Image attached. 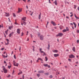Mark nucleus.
<instances>
[{
  "label": "nucleus",
  "mask_w": 79,
  "mask_h": 79,
  "mask_svg": "<svg viewBox=\"0 0 79 79\" xmlns=\"http://www.w3.org/2000/svg\"><path fill=\"white\" fill-rule=\"evenodd\" d=\"M13 62L14 66H18V65H19V64L16 63V62H15V60H14L13 61Z\"/></svg>",
  "instance_id": "obj_1"
},
{
  "label": "nucleus",
  "mask_w": 79,
  "mask_h": 79,
  "mask_svg": "<svg viewBox=\"0 0 79 79\" xmlns=\"http://www.w3.org/2000/svg\"><path fill=\"white\" fill-rule=\"evenodd\" d=\"M63 34L61 33H59L58 34V35H56V37H58V36H60V37H61V36H63Z\"/></svg>",
  "instance_id": "obj_2"
},
{
  "label": "nucleus",
  "mask_w": 79,
  "mask_h": 79,
  "mask_svg": "<svg viewBox=\"0 0 79 79\" xmlns=\"http://www.w3.org/2000/svg\"><path fill=\"white\" fill-rule=\"evenodd\" d=\"M21 11H22V9L19 8L18 9V11L17 12V13H21Z\"/></svg>",
  "instance_id": "obj_3"
},
{
  "label": "nucleus",
  "mask_w": 79,
  "mask_h": 79,
  "mask_svg": "<svg viewBox=\"0 0 79 79\" xmlns=\"http://www.w3.org/2000/svg\"><path fill=\"white\" fill-rule=\"evenodd\" d=\"M69 58H74L75 57V56L73 55V54H71L69 56Z\"/></svg>",
  "instance_id": "obj_4"
},
{
  "label": "nucleus",
  "mask_w": 79,
  "mask_h": 79,
  "mask_svg": "<svg viewBox=\"0 0 79 79\" xmlns=\"http://www.w3.org/2000/svg\"><path fill=\"white\" fill-rule=\"evenodd\" d=\"M40 38L41 40H44V36L42 35H41L40 37Z\"/></svg>",
  "instance_id": "obj_5"
},
{
  "label": "nucleus",
  "mask_w": 79,
  "mask_h": 79,
  "mask_svg": "<svg viewBox=\"0 0 79 79\" xmlns=\"http://www.w3.org/2000/svg\"><path fill=\"white\" fill-rule=\"evenodd\" d=\"M3 70L4 71V73H7V70L5 69V68L4 67L3 69Z\"/></svg>",
  "instance_id": "obj_6"
},
{
  "label": "nucleus",
  "mask_w": 79,
  "mask_h": 79,
  "mask_svg": "<svg viewBox=\"0 0 79 79\" xmlns=\"http://www.w3.org/2000/svg\"><path fill=\"white\" fill-rule=\"evenodd\" d=\"M26 19V17H23L22 19V21H25Z\"/></svg>",
  "instance_id": "obj_7"
},
{
  "label": "nucleus",
  "mask_w": 79,
  "mask_h": 79,
  "mask_svg": "<svg viewBox=\"0 0 79 79\" xmlns=\"http://www.w3.org/2000/svg\"><path fill=\"white\" fill-rule=\"evenodd\" d=\"M17 32L18 34H20V29H18L17 30Z\"/></svg>",
  "instance_id": "obj_8"
},
{
  "label": "nucleus",
  "mask_w": 79,
  "mask_h": 79,
  "mask_svg": "<svg viewBox=\"0 0 79 79\" xmlns=\"http://www.w3.org/2000/svg\"><path fill=\"white\" fill-rule=\"evenodd\" d=\"M38 73H44V70H40L38 72Z\"/></svg>",
  "instance_id": "obj_9"
},
{
  "label": "nucleus",
  "mask_w": 79,
  "mask_h": 79,
  "mask_svg": "<svg viewBox=\"0 0 79 79\" xmlns=\"http://www.w3.org/2000/svg\"><path fill=\"white\" fill-rule=\"evenodd\" d=\"M51 24H53V26H56V24L53 21H51Z\"/></svg>",
  "instance_id": "obj_10"
},
{
  "label": "nucleus",
  "mask_w": 79,
  "mask_h": 79,
  "mask_svg": "<svg viewBox=\"0 0 79 79\" xmlns=\"http://www.w3.org/2000/svg\"><path fill=\"white\" fill-rule=\"evenodd\" d=\"M13 33H14V32H12L10 34V35H9L10 37H11V36H12V35H13Z\"/></svg>",
  "instance_id": "obj_11"
},
{
  "label": "nucleus",
  "mask_w": 79,
  "mask_h": 79,
  "mask_svg": "<svg viewBox=\"0 0 79 79\" xmlns=\"http://www.w3.org/2000/svg\"><path fill=\"white\" fill-rule=\"evenodd\" d=\"M54 56L55 57H57V56H59V54H54Z\"/></svg>",
  "instance_id": "obj_12"
},
{
  "label": "nucleus",
  "mask_w": 79,
  "mask_h": 79,
  "mask_svg": "<svg viewBox=\"0 0 79 79\" xmlns=\"http://www.w3.org/2000/svg\"><path fill=\"white\" fill-rule=\"evenodd\" d=\"M53 52H54V53H57L58 51L57 50H52Z\"/></svg>",
  "instance_id": "obj_13"
},
{
  "label": "nucleus",
  "mask_w": 79,
  "mask_h": 79,
  "mask_svg": "<svg viewBox=\"0 0 79 79\" xmlns=\"http://www.w3.org/2000/svg\"><path fill=\"white\" fill-rule=\"evenodd\" d=\"M9 63L10 66H8V68L9 69H10V68H11V63H10V62H9Z\"/></svg>",
  "instance_id": "obj_14"
},
{
  "label": "nucleus",
  "mask_w": 79,
  "mask_h": 79,
  "mask_svg": "<svg viewBox=\"0 0 79 79\" xmlns=\"http://www.w3.org/2000/svg\"><path fill=\"white\" fill-rule=\"evenodd\" d=\"M13 27V26H10L9 27V29L10 30H11V28H12Z\"/></svg>",
  "instance_id": "obj_15"
},
{
  "label": "nucleus",
  "mask_w": 79,
  "mask_h": 79,
  "mask_svg": "<svg viewBox=\"0 0 79 79\" xmlns=\"http://www.w3.org/2000/svg\"><path fill=\"white\" fill-rule=\"evenodd\" d=\"M72 50L73 52H75L76 51V48H75V47H73L72 49Z\"/></svg>",
  "instance_id": "obj_16"
},
{
  "label": "nucleus",
  "mask_w": 79,
  "mask_h": 79,
  "mask_svg": "<svg viewBox=\"0 0 79 79\" xmlns=\"http://www.w3.org/2000/svg\"><path fill=\"white\" fill-rule=\"evenodd\" d=\"M5 15L6 16H9V15H10L9 14V13H7L5 12Z\"/></svg>",
  "instance_id": "obj_17"
},
{
  "label": "nucleus",
  "mask_w": 79,
  "mask_h": 79,
  "mask_svg": "<svg viewBox=\"0 0 79 79\" xmlns=\"http://www.w3.org/2000/svg\"><path fill=\"white\" fill-rule=\"evenodd\" d=\"M40 17H41V13H40V14L39 15V19H40Z\"/></svg>",
  "instance_id": "obj_18"
},
{
  "label": "nucleus",
  "mask_w": 79,
  "mask_h": 79,
  "mask_svg": "<svg viewBox=\"0 0 79 79\" xmlns=\"http://www.w3.org/2000/svg\"><path fill=\"white\" fill-rule=\"evenodd\" d=\"M39 50L41 53H43L44 52V51H42V48H40Z\"/></svg>",
  "instance_id": "obj_19"
},
{
  "label": "nucleus",
  "mask_w": 79,
  "mask_h": 79,
  "mask_svg": "<svg viewBox=\"0 0 79 79\" xmlns=\"http://www.w3.org/2000/svg\"><path fill=\"white\" fill-rule=\"evenodd\" d=\"M50 44H48V47L47 48V49H48V50H50Z\"/></svg>",
  "instance_id": "obj_20"
},
{
  "label": "nucleus",
  "mask_w": 79,
  "mask_h": 79,
  "mask_svg": "<svg viewBox=\"0 0 79 79\" xmlns=\"http://www.w3.org/2000/svg\"><path fill=\"white\" fill-rule=\"evenodd\" d=\"M44 66L45 67H47V66H48V64H44Z\"/></svg>",
  "instance_id": "obj_21"
},
{
  "label": "nucleus",
  "mask_w": 79,
  "mask_h": 79,
  "mask_svg": "<svg viewBox=\"0 0 79 79\" xmlns=\"http://www.w3.org/2000/svg\"><path fill=\"white\" fill-rule=\"evenodd\" d=\"M54 3H55V5H57V2H56V0Z\"/></svg>",
  "instance_id": "obj_22"
},
{
  "label": "nucleus",
  "mask_w": 79,
  "mask_h": 79,
  "mask_svg": "<svg viewBox=\"0 0 79 79\" xmlns=\"http://www.w3.org/2000/svg\"><path fill=\"white\" fill-rule=\"evenodd\" d=\"M38 59L39 60H40L41 61H43V60H42L40 58H38Z\"/></svg>",
  "instance_id": "obj_23"
},
{
  "label": "nucleus",
  "mask_w": 79,
  "mask_h": 79,
  "mask_svg": "<svg viewBox=\"0 0 79 79\" xmlns=\"http://www.w3.org/2000/svg\"><path fill=\"white\" fill-rule=\"evenodd\" d=\"M73 23L74 25V27L76 28V23H75L74 22H73Z\"/></svg>",
  "instance_id": "obj_24"
},
{
  "label": "nucleus",
  "mask_w": 79,
  "mask_h": 79,
  "mask_svg": "<svg viewBox=\"0 0 79 79\" xmlns=\"http://www.w3.org/2000/svg\"><path fill=\"white\" fill-rule=\"evenodd\" d=\"M45 61H47V60H48V58H47V56H46L45 57Z\"/></svg>",
  "instance_id": "obj_25"
},
{
  "label": "nucleus",
  "mask_w": 79,
  "mask_h": 79,
  "mask_svg": "<svg viewBox=\"0 0 79 79\" xmlns=\"http://www.w3.org/2000/svg\"><path fill=\"white\" fill-rule=\"evenodd\" d=\"M66 31V29H64V30H63V32H65Z\"/></svg>",
  "instance_id": "obj_26"
},
{
  "label": "nucleus",
  "mask_w": 79,
  "mask_h": 79,
  "mask_svg": "<svg viewBox=\"0 0 79 79\" xmlns=\"http://www.w3.org/2000/svg\"><path fill=\"white\" fill-rule=\"evenodd\" d=\"M21 24L22 25H23V20H22L21 21Z\"/></svg>",
  "instance_id": "obj_27"
},
{
  "label": "nucleus",
  "mask_w": 79,
  "mask_h": 79,
  "mask_svg": "<svg viewBox=\"0 0 79 79\" xmlns=\"http://www.w3.org/2000/svg\"><path fill=\"white\" fill-rule=\"evenodd\" d=\"M37 35H38L39 37L40 35V33H38Z\"/></svg>",
  "instance_id": "obj_28"
},
{
  "label": "nucleus",
  "mask_w": 79,
  "mask_h": 79,
  "mask_svg": "<svg viewBox=\"0 0 79 79\" xmlns=\"http://www.w3.org/2000/svg\"><path fill=\"white\" fill-rule=\"evenodd\" d=\"M43 53L44 55H43V56H44V55H45V56H46V54L45 53V52H43Z\"/></svg>",
  "instance_id": "obj_29"
},
{
  "label": "nucleus",
  "mask_w": 79,
  "mask_h": 79,
  "mask_svg": "<svg viewBox=\"0 0 79 79\" xmlns=\"http://www.w3.org/2000/svg\"><path fill=\"white\" fill-rule=\"evenodd\" d=\"M23 24H24V25H26V22L24 21H23Z\"/></svg>",
  "instance_id": "obj_30"
},
{
  "label": "nucleus",
  "mask_w": 79,
  "mask_h": 79,
  "mask_svg": "<svg viewBox=\"0 0 79 79\" xmlns=\"http://www.w3.org/2000/svg\"><path fill=\"white\" fill-rule=\"evenodd\" d=\"M37 76L38 77H39V76H40V74H37Z\"/></svg>",
  "instance_id": "obj_31"
},
{
  "label": "nucleus",
  "mask_w": 79,
  "mask_h": 79,
  "mask_svg": "<svg viewBox=\"0 0 79 79\" xmlns=\"http://www.w3.org/2000/svg\"><path fill=\"white\" fill-rule=\"evenodd\" d=\"M44 74H45V75H48L49 73H44Z\"/></svg>",
  "instance_id": "obj_32"
},
{
  "label": "nucleus",
  "mask_w": 79,
  "mask_h": 79,
  "mask_svg": "<svg viewBox=\"0 0 79 79\" xmlns=\"http://www.w3.org/2000/svg\"><path fill=\"white\" fill-rule=\"evenodd\" d=\"M62 27V26H60V29L61 30V29H62V27Z\"/></svg>",
  "instance_id": "obj_33"
},
{
  "label": "nucleus",
  "mask_w": 79,
  "mask_h": 79,
  "mask_svg": "<svg viewBox=\"0 0 79 79\" xmlns=\"http://www.w3.org/2000/svg\"><path fill=\"white\" fill-rule=\"evenodd\" d=\"M13 16L14 17H16V15H15V14L13 13Z\"/></svg>",
  "instance_id": "obj_34"
},
{
  "label": "nucleus",
  "mask_w": 79,
  "mask_h": 79,
  "mask_svg": "<svg viewBox=\"0 0 79 79\" xmlns=\"http://www.w3.org/2000/svg\"><path fill=\"white\" fill-rule=\"evenodd\" d=\"M74 6H75V7H74V8L75 9H76V7H77V6L76 5H74Z\"/></svg>",
  "instance_id": "obj_35"
},
{
  "label": "nucleus",
  "mask_w": 79,
  "mask_h": 79,
  "mask_svg": "<svg viewBox=\"0 0 79 79\" xmlns=\"http://www.w3.org/2000/svg\"><path fill=\"white\" fill-rule=\"evenodd\" d=\"M6 41H7V42H9L10 41V40H8V39H6Z\"/></svg>",
  "instance_id": "obj_36"
},
{
  "label": "nucleus",
  "mask_w": 79,
  "mask_h": 79,
  "mask_svg": "<svg viewBox=\"0 0 79 79\" xmlns=\"http://www.w3.org/2000/svg\"><path fill=\"white\" fill-rule=\"evenodd\" d=\"M8 44H9V42H7V43H5V45H7Z\"/></svg>",
  "instance_id": "obj_37"
},
{
  "label": "nucleus",
  "mask_w": 79,
  "mask_h": 79,
  "mask_svg": "<svg viewBox=\"0 0 79 79\" xmlns=\"http://www.w3.org/2000/svg\"><path fill=\"white\" fill-rule=\"evenodd\" d=\"M66 29L67 31H69V29H68V27H67L66 28Z\"/></svg>",
  "instance_id": "obj_38"
},
{
  "label": "nucleus",
  "mask_w": 79,
  "mask_h": 79,
  "mask_svg": "<svg viewBox=\"0 0 79 79\" xmlns=\"http://www.w3.org/2000/svg\"><path fill=\"white\" fill-rule=\"evenodd\" d=\"M7 32H8V31H5V33L7 35L8 34Z\"/></svg>",
  "instance_id": "obj_39"
},
{
  "label": "nucleus",
  "mask_w": 79,
  "mask_h": 79,
  "mask_svg": "<svg viewBox=\"0 0 79 79\" xmlns=\"http://www.w3.org/2000/svg\"><path fill=\"white\" fill-rule=\"evenodd\" d=\"M23 35H24V33L23 32H22L21 36H23Z\"/></svg>",
  "instance_id": "obj_40"
},
{
  "label": "nucleus",
  "mask_w": 79,
  "mask_h": 79,
  "mask_svg": "<svg viewBox=\"0 0 79 79\" xmlns=\"http://www.w3.org/2000/svg\"><path fill=\"white\" fill-rule=\"evenodd\" d=\"M14 57L15 59H16V56H15V55H14Z\"/></svg>",
  "instance_id": "obj_41"
},
{
  "label": "nucleus",
  "mask_w": 79,
  "mask_h": 79,
  "mask_svg": "<svg viewBox=\"0 0 79 79\" xmlns=\"http://www.w3.org/2000/svg\"><path fill=\"white\" fill-rule=\"evenodd\" d=\"M50 78H52V77H53L51 75L50 76Z\"/></svg>",
  "instance_id": "obj_42"
},
{
  "label": "nucleus",
  "mask_w": 79,
  "mask_h": 79,
  "mask_svg": "<svg viewBox=\"0 0 79 79\" xmlns=\"http://www.w3.org/2000/svg\"><path fill=\"white\" fill-rule=\"evenodd\" d=\"M14 73H15V70H13L12 73V74H14Z\"/></svg>",
  "instance_id": "obj_43"
},
{
  "label": "nucleus",
  "mask_w": 79,
  "mask_h": 79,
  "mask_svg": "<svg viewBox=\"0 0 79 79\" xmlns=\"http://www.w3.org/2000/svg\"><path fill=\"white\" fill-rule=\"evenodd\" d=\"M48 68H50V66L49 65H48V66H47Z\"/></svg>",
  "instance_id": "obj_44"
},
{
  "label": "nucleus",
  "mask_w": 79,
  "mask_h": 79,
  "mask_svg": "<svg viewBox=\"0 0 79 79\" xmlns=\"http://www.w3.org/2000/svg\"><path fill=\"white\" fill-rule=\"evenodd\" d=\"M77 33H79V30H77Z\"/></svg>",
  "instance_id": "obj_45"
},
{
  "label": "nucleus",
  "mask_w": 79,
  "mask_h": 79,
  "mask_svg": "<svg viewBox=\"0 0 79 79\" xmlns=\"http://www.w3.org/2000/svg\"><path fill=\"white\" fill-rule=\"evenodd\" d=\"M15 24H18V23H17V22H15Z\"/></svg>",
  "instance_id": "obj_46"
},
{
  "label": "nucleus",
  "mask_w": 79,
  "mask_h": 79,
  "mask_svg": "<svg viewBox=\"0 0 79 79\" xmlns=\"http://www.w3.org/2000/svg\"><path fill=\"white\" fill-rule=\"evenodd\" d=\"M4 50V48H2L1 50L3 51Z\"/></svg>",
  "instance_id": "obj_47"
},
{
  "label": "nucleus",
  "mask_w": 79,
  "mask_h": 79,
  "mask_svg": "<svg viewBox=\"0 0 79 79\" xmlns=\"http://www.w3.org/2000/svg\"><path fill=\"white\" fill-rule=\"evenodd\" d=\"M22 77H23V79H24V75H23Z\"/></svg>",
  "instance_id": "obj_48"
},
{
  "label": "nucleus",
  "mask_w": 79,
  "mask_h": 79,
  "mask_svg": "<svg viewBox=\"0 0 79 79\" xmlns=\"http://www.w3.org/2000/svg\"><path fill=\"white\" fill-rule=\"evenodd\" d=\"M10 75H9L8 76H7V77H10Z\"/></svg>",
  "instance_id": "obj_49"
},
{
  "label": "nucleus",
  "mask_w": 79,
  "mask_h": 79,
  "mask_svg": "<svg viewBox=\"0 0 79 79\" xmlns=\"http://www.w3.org/2000/svg\"><path fill=\"white\" fill-rule=\"evenodd\" d=\"M68 60H69V61H71V60L70 59H69Z\"/></svg>",
  "instance_id": "obj_50"
},
{
  "label": "nucleus",
  "mask_w": 79,
  "mask_h": 79,
  "mask_svg": "<svg viewBox=\"0 0 79 79\" xmlns=\"http://www.w3.org/2000/svg\"><path fill=\"white\" fill-rule=\"evenodd\" d=\"M79 40H77V43H79Z\"/></svg>",
  "instance_id": "obj_51"
},
{
  "label": "nucleus",
  "mask_w": 79,
  "mask_h": 79,
  "mask_svg": "<svg viewBox=\"0 0 79 79\" xmlns=\"http://www.w3.org/2000/svg\"><path fill=\"white\" fill-rule=\"evenodd\" d=\"M76 18H77V19H79V18H78L77 16H76L75 17Z\"/></svg>",
  "instance_id": "obj_52"
},
{
  "label": "nucleus",
  "mask_w": 79,
  "mask_h": 79,
  "mask_svg": "<svg viewBox=\"0 0 79 79\" xmlns=\"http://www.w3.org/2000/svg\"><path fill=\"white\" fill-rule=\"evenodd\" d=\"M32 14H33V13H32V12L31 14H30V15L31 16H32Z\"/></svg>",
  "instance_id": "obj_53"
},
{
  "label": "nucleus",
  "mask_w": 79,
  "mask_h": 79,
  "mask_svg": "<svg viewBox=\"0 0 79 79\" xmlns=\"http://www.w3.org/2000/svg\"><path fill=\"white\" fill-rule=\"evenodd\" d=\"M31 38H32V34L31 35Z\"/></svg>",
  "instance_id": "obj_54"
},
{
  "label": "nucleus",
  "mask_w": 79,
  "mask_h": 79,
  "mask_svg": "<svg viewBox=\"0 0 79 79\" xmlns=\"http://www.w3.org/2000/svg\"><path fill=\"white\" fill-rule=\"evenodd\" d=\"M39 59H38V60H36V62H39Z\"/></svg>",
  "instance_id": "obj_55"
},
{
  "label": "nucleus",
  "mask_w": 79,
  "mask_h": 79,
  "mask_svg": "<svg viewBox=\"0 0 79 79\" xmlns=\"http://www.w3.org/2000/svg\"><path fill=\"white\" fill-rule=\"evenodd\" d=\"M22 72H20L19 73H20V74H22Z\"/></svg>",
  "instance_id": "obj_56"
},
{
  "label": "nucleus",
  "mask_w": 79,
  "mask_h": 79,
  "mask_svg": "<svg viewBox=\"0 0 79 79\" xmlns=\"http://www.w3.org/2000/svg\"><path fill=\"white\" fill-rule=\"evenodd\" d=\"M48 21H47V25H48Z\"/></svg>",
  "instance_id": "obj_57"
},
{
  "label": "nucleus",
  "mask_w": 79,
  "mask_h": 79,
  "mask_svg": "<svg viewBox=\"0 0 79 79\" xmlns=\"http://www.w3.org/2000/svg\"><path fill=\"white\" fill-rule=\"evenodd\" d=\"M4 63H6V61H4Z\"/></svg>",
  "instance_id": "obj_58"
},
{
  "label": "nucleus",
  "mask_w": 79,
  "mask_h": 79,
  "mask_svg": "<svg viewBox=\"0 0 79 79\" xmlns=\"http://www.w3.org/2000/svg\"><path fill=\"white\" fill-rule=\"evenodd\" d=\"M70 24H71V25H72V26H73V24L72 23H70Z\"/></svg>",
  "instance_id": "obj_59"
},
{
  "label": "nucleus",
  "mask_w": 79,
  "mask_h": 79,
  "mask_svg": "<svg viewBox=\"0 0 79 79\" xmlns=\"http://www.w3.org/2000/svg\"><path fill=\"white\" fill-rule=\"evenodd\" d=\"M13 51H12V52L11 53V55H13Z\"/></svg>",
  "instance_id": "obj_60"
},
{
  "label": "nucleus",
  "mask_w": 79,
  "mask_h": 79,
  "mask_svg": "<svg viewBox=\"0 0 79 79\" xmlns=\"http://www.w3.org/2000/svg\"><path fill=\"white\" fill-rule=\"evenodd\" d=\"M21 47H19V50H21Z\"/></svg>",
  "instance_id": "obj_61"
},
{
  "label": "nucleus",
  "mask_w": 79,
  "mask_h": 79,
  "mask_svg": "<svg viewBox=\"0 0 79 79\" xmlns=\"http://www.w3.org/2000/svg\"><path fill=\"white\" fill-rule=\"evenodd\" d=\"M73 16V15L72 14L70 15V17H71L72 16Z\"/></svg>",
  "instance_id": "obj_62"
},
{
  "label": "nucleus",
  "mask_w": 79,
  "mask_h": 79,
  "mask_svg": "<svg viewBox=\"0 0 79 79\" xmlns=\"http://www.w3.org/2000/svg\"><path fill=\"white\" fill-rule=\"evenodd\" d=\"M31 2V0H28L27 2Z\"/></svg>",
  "instance_id": "obj_63"
},
{
  "label": "nucleus",
  "mask_w": 79,
  "mask_h": 79,
  "mask_svg": "<svg viewBox=\"0 0 79 79\" xmlns=\"http://www.w3.org/2000/svg\"><path fill=\"white\" fill-rule=\"evenodd\" d=\"M77 10H79V7H78V8H77Z\"/></svg>",
  "instance_id": "obj_64"
}]
</instances>
